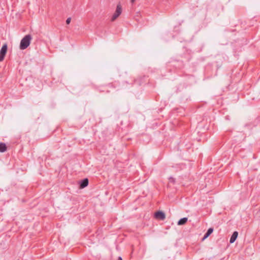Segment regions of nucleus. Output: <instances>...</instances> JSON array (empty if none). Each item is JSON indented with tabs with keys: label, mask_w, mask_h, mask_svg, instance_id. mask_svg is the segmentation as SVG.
I'll use <instances>...</instances> for the list:
<instances>
[{
	"label": "nucleus",
	"mask_w": 260,
	"mask_h": 260,
	"mask_svg": "<svg viewBox=\"0 0 260 260\" xmlns=\"http://www.w3.org/2000/svg\"><path fill=\"white\" fill-rule=\"evenodd\" d=\"M31 37L30 35H26L21 41L20 49L24 50L27 48L30 44Z\"/></svg>",
	"instance_id": "f257e3e1"
},
{
	"label": "nucleus",
	"mask_w": 260,
	"mask_h": 260,
	"mask_svg": "<svg viewBox=\"0 0 260 260\" xmlns=\"http://www.w3.org/2000/svg\"><path fill=\"white\" fill-rule=\"evenodd\" d=\"M238 233L236 231L234 232L233 233V234L230 238V242L231 243H233L236 240V239L238 237Z\"/></svg>",
	"instance_id": "423d86ee"
},
{
	"label": "nucleus",
	"mask_w": 260,
	"mask_h": 260,
	"mask_svg": "<svg viewBox=\"0 0 260 260\" xmlns=\"http://www.w3.org/2000/svg\"><path fill=\"white\" fill-rule=\"evenodd\" d=\"M7 150V147L5 143H0V152H4Z\"/></svg>",
	"instance_id": "1a4fd4ad"
},
{
	"label": "nucleus",
	"mask_w": 260,
	"mask_h": 260,
	"mask_svg": "<svg viewBox=\"0 0 260 260\" xmlns=\"http://www.w3.org/2000/svg\"><path fill=\"white\" fill-rule=\"evenodd\" d=\"M118 260H122V257H120V256H119V257H118Z\"/></svg>",
	"instance_id": "9b49d317"
},
{
	"label": "nucleus",
	"mask_w": 260,
	"mask_h": 260,
	"mask_svg": "<svg viewBox=\"0 0 260 260\" xmlns=\"http://www.w3.org/2000/svg\"><path fill=\"white\" fill-rule=\"evenodd\" d=\"M155 217L156 219L164 220L166 218L165 214L160 211H157L155 213Z\"/></svg>",
	"instance_id": "20e7f679"
},
{
	"label": "nucleus",
	"mask_w": 260,
	"mask_h": 260,
	"mask_svg": "<svg viewBox=\"0 0 260 260\" xmlns=\"http://www.w3.org/2000/svg\"><path fill=\"white\" fill-rule=\"evenodd\" d=\"M122 13V7L120 4H118L116 7V9L111 18V21H115L121 14Z\"/></svg>",
	"instance_id": "f03ea898"
},
{
	"label": "nucleus",
	"mask_w": 260,
	"mask_h": 260,
	"mask_svg": "<svg viewBox=\"0 0 260 260\" xmlns=\"http://www.w3.org/2000/svg\"><path fill=\"white\" fill-rule=\"evenodd\" d=\"M88 184V180L87 178H85L82 180L80 182V187L83 188L86 187Z\"/></svg>",
	"instance_id": "39448f33"
},
{
	"label": "nucleus",
	"mask_w": 260,
	"mask_h": 260,
	"mask_svg": "<svg viewBox=\"0 0 260 260\" xmlns=\"http://www.w3.org/2000/svg\"><path fill=\"white\" fill-rule=\"evenodd\" d=\"M135 1H136V0H131V2H132V3H134V2H135Z\"/></svg>",
	"instance_id": "f8f14e48"
},
{
	"label": "nucleus",
	"mask_w": 260,
	"mask_h": 260,
	"mask_svg": "<svg viewBox=\"0 0 260 260\" xmlns=\"http://www.w3.org/2000/svg\"><path fill=\"white\" fill-rule=\"evenodd\" d=\"M71 18H70V17L68 18L66 20L67 24H69L71 22Z\"/></svg>",
	"instance_id": "9d476101"
},
{
	"label": "nucleus",
	"mask_w": 260,
	"mask_h": 260,
	"mask_svg": "<svg viewBox=\"0 0 260 260\" xmlns=\"http://www.w3.org/2000/svg\"><path fill=\"white\" fill-rule=\"evenodd\" d=\"M187 220H188V218L187 217L182 218L180 219L178 221L177 224H178V225H183L186 223Z\"/></svg>",
	"instance_id": "6e6552de"
},
{
	"label": "nucleus",
	"mask_w": 260,
	"mask_h": 260,
	"mask_svg": "<svg viewBox=\"0 0 260 260\" xmlns=\"http://www.w3.org/2000/svg\"><path fill=\"white\" fill-rule=\"evenodd\" d=\"M7 50V44H4L0 50V61H2L5 57Z\"/></svg>",
	"instance_id": "7ed1b4c3"
},
{
	"label": "nucleus",
	"mask_w": 260,
	"mask_h": 260,
	"mask_svg": "<svg viewBox=\"0 0 260 260\" xmlns=\"http://www.w3.org/2000/svg\"><path fill=\"white\" fill-rule=\"evenodd\" d=\"M213 228H209L208 230L206 233L204 235V237L203 238V240L206 239L207 237H208L213 232Z\"/></svg>",
	"instance_id": "0eeeda50"
}]
</instances>
